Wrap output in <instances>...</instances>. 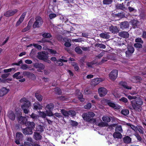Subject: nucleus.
Returning <instances> with one entry per match:
<instances>
[{
    "label": "nucleus",
    "instance_id": "5",
    "mask_svg": "<svg viewBox=\"0 0 146 146\" xmlns=\"http://www.w3.org/2000/svg\"><path fill=\"white\" fill-rule=\"evenodd\" d=\"M54 105L52 103H50L47 104L45 107L46 113L47 116H51L53 115L52 111L53 110Z\"/></svg>",
    "mask_w": 146,
    "mask_h": 146
},
{
    "label": "nucleus",
    "instance_id": "63",
    "mask_svg": "<svg viewBox=\"0 0 146 146\" xmlns=\"http://www.w3.org/2000/svg\"><path fill=\"white\" fill-rule=\"evenodd\" d=\"M135 41L137 42H139L141 44H143V41L141 39V38H136L135 40Z\"/></svg>",
    "mask_w": 146,
    "mask_h": 146
},
{
    "label": "nucleus",
    "instance_id": "1",
    "mask_svg": "<svg viewBox=\"0 0 146 146\" xmlns=\"http://www.w3.org/2000/svg\"><path fill=\"white\" fill-rule=\"evenodd\" d=\"M132 107L130 108L131 110H141L142 108L141 106L143 104V102L140 98L131 101Z\"/></svg>",
    "mask_w": 146,
    "mask_h": 146
},
{
    "label": "nucleus",
    "instance_id": "51",
    "mask_svg": "<svg viewBox=\"0 0 146 146\" xmlns=\"http://www.w3.org/2000/svg\"><path fill=\"white\" fill-rule=\"evenodd\" d=\"M20 101L21 102H23V103H27L31 102L27 99L25 98H22L20 100Z\"/></svg>",
    "mask_w": 146,
    "mask_h": 146
},
{
    "label": "nucleus",
    "instance_id": "18",
    "mask_svg": "<svg viewBox=\"0 0 146 146\" xmlns=\"http://www.w3.org/2000/svg\"><path fill=\"white\" fill-rule=\"evenodd\" d=\"M119 35L120 36L125 38H128L129 36V34L128 32L123 31L119 32Z\"/></svg>",
    "mask_w": 146,
    "mask_h": 146
},
{
    "label": "nucleus",
    "instance_id": "50",
    "mask_svg": "<svg viewBox=\"0 0 146 146\" xmlns=\"http://www.w3.org/2000/svg\"><path fill=\"white\" fill-rule=\"evenodd\" d=\"M116 17H119L121 18H123L125 17V14L123 12L118 13L115 15Z\"/></svg>",
    "mask_w": 146,
    "mask_h": 146
},
{
    "label": "nucleus",
    "instance_id": "15",
    "mask_svg": "<svg viewBox=\"0 0 146 146\" xmlns=\"http://www.w3.org/2000/svg\"><path fill=\"white\" fill-rule=\"evenodd\" d=\"M22 131L23 134L26 135H31L33 133V130L27 127L24 129H23Z\"/></svg>",
    "mask_w": 146,
    "mask_h": 146
},
{
    "label": "nucleus",
    "instance_id": "17",
    "mask_svg": "<svg viewBox=\"0 0 146 146\" xmlns=\"http://www.w3.org/2000/svg\"><path fill=\"white\" fill-rule=\"evenodd\" d=\"M25 125L27 126V127L33 130L35 128V124L33 122H31L30 121H27Z\"/></svg>",
    "mask_w": 146,
    "mask_h": 146
},
{
    "label": "nucleus",
    "instance_id": "4",
    "mask_svg": "<svg viewBox=\"0 0 146 146\" xmlns=\"http://www.w3.org/2000/svg\"><path fill=\"white\" fill-rule=\"evenodd\" d=\"M17 118L18 122L22 125H25L27 121V119L25 117L22 116V113L20 111L17 112Z\"/></svg>",
    "mask_w": 146,
    "mask_h": 146
},
{
    "label": "nucleus",
    "instance_id": "35",
    "mask_svg": "<svg viewBox=\"0 0 146 146\" xmlns=\"http://www.w3.org/2000/svg\"><path fill=\"white\" fill-rule=\"evenodd\" d=\"M26 74L27 75L28 77L32 79H35L36 78V76L34 74L29 72H27Z\"/></svg>",
    "mask_w": 146,
    "mask_h": 146
},
{
    "label": "nucleus",
    "instance_id": "6",
    "mask_svg": "<svg viewBox=\"0 0 146 146\" xmlns=\"http://www.w3.org/2000/svg\"><path fill=\"white\" fill-rule=\"evenodd\" d=\"M48 53L47 52H45V51H42L41 52H38L37 57L40 60L46 61V60H47V59H48Z\"/></svg>",
    "mask_w": 146,
    "mask_h": 146
},
{
    "label": "nucleus",
    "instance_id": "40",
    "mask_svg": "<svg viewBox=\"0 0 146 146\" xmlns=\"http://www.w3.org/2000/svg\"><path fill=\"white\" fill-rule=\"evenodd\" d=\"M139 17L141 20H146V14L144 12H141L139 15Z\"/></svg>",
    "mask_w": 146,
    "mask_h": 146
},
{
    "label": "nucleus",
    "instance_id": "38",
    "mask_svg": "<svg viewBox=\"0 0 146 146\" xmlns=\"http://www.w3.org/2000/svg\"><path fill=\"white\" fill-rule=\"evenodd\" d=\"M69 123L72 126L74 127L77 126L78 124L77 122L72 120H69Z\"/></svg>",
    "mask_w": 146,
    "mask_h": 146
},
{
    "label": "nucleus",
    "instance_id": "55",
    "mask_svg": "<svg viewBox=\"0 0 146 146\" xmlns=\"http://www.w3.org/2000/svg\"><path fill=\"white\" fill-rule=\"evenodd\" d=\"M39 115L41 117L43 118H45L46 117V116H47V113H45L43 111H40L39 113Z\"/></svg>",
    "mask_w": 146,
    "mask_h": 146
},
{
    "label": "nucleus",
    "instance_id": "13",
    "mask_svg": "<svg viewBox=\"0 0 146 146\" xmlns=\"http://www.w3.org/2000/svg\"><path fill=\"white\" fill-rule=\"evenodd\" d=\"M107 89L103 87H101L98 89V92L100 96L103 97L106 95L107 93Z\"/></svg>",
    "mask_w": 146,
    "mask_h": 146
},
{
    "label": "nucleus",
    "instance_id": "37",
    "mask_svg": "<svg viewBox=\"0 0 146 146\" xmlns=\"http://www.w3.org/2000/svg\"><path fill=\"white\" fill-rule=\"evenodd\" d=\"M102 119L104 122L107 123L110 122L111 121L110 118L108 116H103Z\"/></svg>",
    "mask_w": 146,
    "mask_h": 146
},
{
    "label": "nucleus",
    "instance_id": "32",
    "mask_svg": "<svg viewBox=\"0 0 146 146\" xmlns=\"http://www.w3.org/2000/svg\"><path fill=\"white\" fill-rule=\"evenodd\" d=\"M35 95L36 99L39 101L41 102L42 101L43 97L41 95L38 93H36L35 94Z\"/></svg>",
    "mask_w": 146,
    "mask_h": 146
},
{
    "label": "nucleus",
    "instance_id": "23",
    "mask_svg": "<svg viewBox=\"0 0 146 146\" xmlns=\"http://www.w3.org/2000/svg\"><path fill=\"white\" fill-rule=\"evenodd\" d=\"M131 23L132 25L133 26L134 28H136L139 26V22L137 20L134 19L131 20Z\"/></svg>",
    "mask_w": 146,
    "mask_h": 146
},
{
    "label": "nucleus",
    "instance_id": "62",
    "mask_svg": "<svg viewBox=\"0 0 146 146\" xmlns=\"http://www.w3.org/2000/svg\"><path fill=\"white\" fill-rule=\"evenodd\" d=\"M91 104L90 103L84 106V108L86 109H89L91 108Z\"/></svg>",
    "mask_w": 146,
    "mask_h": 146
},
{
    "label": "nucleus",
    "instance_id": "49",
    "mask_svg": "<svg viewBox=\"0 0 146 146\" xmlns=\"http://www.w3.org/2000/svg\"><path fill=\"white\" fill-rule=\"evenodd\" d=\"M116 7L117 9H119L122 10H123L125 8L123 3L122 4H117L116 6Z\"/></svg>",
    "mask_w": 146,
    "mask_h": 146
},
{
    "label": "nucleus",
    "instance_id": "25",
    "mask_svg": "<svg viewBox=\"0 0 146 146\" xmlns=\"http://www.w3.org/2000/svg\"><path fill=\"white\" fill-rule=\"evenodd\" d=\"M119 84L120 85L123 86L124 88L129 90L131 89V87L128 86L127 85V83L125 82H121Z\"/></svg>",
    "mask_w": 146,
    "mask_h": 146
},
{
    "label": "nucleus",
    "instance_id": "27",
    "mask_svg": "<svg viewBox=\"0 0 146 146\" xmlns=\"http://www.w3.org/2000/svg\"><path fill=\"white\" fill-rule=\"evenodd\" d=\"M113 137L114 138L121 139L122 135L120 132H115L113 135Z\"/></svg>",
    "mask_w": 146,
    "mask_h": 146
},
{
    "label": "nucleus",
    "instance_id": "31",
    "mask_svg": "<svg viewBox=\"0 0 146 146\" xmlns=\"http://www.w3.org/2000/svg\"><path fill=\"white\" fill-rule=\"evenodd\" d=\"M42 36L45 38H50L52 37V35L48 33H44L42 35Z\"/></svg>",
    "mask_w": 146,
    "mask_h": 146
},
{
    "label": "nucleus",
    "instance_id": "21",
    "mask_svg": "<svg viewBox=\"0 0 146 146\" xmlns=\"http://www.w3.org/2000/svg\"><path fill=\"white\" fill-rule=\"evenodd\" d=\"M42 136L40 133L35 132L34 133L33 138L36 141L40 140L42 139Z\"/></svg>",
    "mask_w": 146,
    "mask_h": 146
},
{
    "label": "nucleus",
    "instance_id": "24",
    "mask_svg": "<svg viewBox=\"0 0 146 146\" xmlns=\"http://www.w3.org/2000/svg\"><path fill=\"white\" fill-rule=\"evenodd\" d=\"M8 116L9 118L12 121L14 120L15 119V115L14 113L12 111L9 112Z\"/></svg>",
    "mask_w": 146,
    "mask_h": 146
},
{
    "label": "nucleus",
    "instance_id": "26",
    "mask_svg": "<svg viewBox=\"0 0 146 146\" xmlns=\"http://www.w3.org/2000/svg\"><path fill=\"white\" fill-rule=\"evenodd\" d=\"M64 46L67 47H69L71 46V44L70 43L71 40L70 39L64 37Z\"/></svg>",
    "mask_w": 146,
    "mask_h": 146
},
{
    "label": "nucleus",
    "instance_id": "53",
    "mask_svg": "<svg viewBox=\"0 0 146 146\" xmlns=\"http://www.w3.org/2000/svg\"><path fill=\"white\" fill-rule=\"evenodd\" d=\"M75 51L78 54H82V51L81 49L79 47H77L75 49Z\"/></svg>",
    "mask_w": 146,
    "mask_h": 146
},
{
    "label": "nucleus",
    "instance_id": "14",
    "mask_svg": "<svg viewBox=\"0 0 146 146\" xmlns=\"http://www.w3.org/2000/svg\"><path fill=\"white\" fill-rule=\"evenodd\" d=\"M108 105L112 108L116 109H119L120 108V106L118 105H116L115 103L112 102L111 100H108L107 102Z\"/></svg>",
    "mask_w": 146,
    "mask_h": 146
},
{
    "label": "nucleus",
    "instance_id": "41",
    "mask_svg": "<svg viewBox=\"0 0 146 146\" xmlns=\"http://www.w3.org/2000/svg\"><path fill=\"white\" fill-rule=\"evenodd\" d=\"M95 46L99 47L101 48L105 49L106 48V45L98 43L95 44Z\"/></svg>",
    "mask_w": 146,
    "mask_h": 146
},
{
    "label": "nucleus",
    "instance_id": "59",
    "mask_svg": "<svg viewBox=\"0 0 146 146\" xmlns=\"http://www.w3.org/2000/svg\"><path fill=\"white\" fill-rule=\"evenodd\" d=\"M119 101L121 102H122L125 103H127L128 102L127 99L124 97H122L119 99Z\"/></svg>",
    "mask_w": 146,
    "mask_h": 146
},
{
    "label": "nucleus",
    "instance_id": "39",
    "mask_svg": "<svg viewBox=\"0 0 146 146\" xmlns=\"http://www.w3.org/2000/svg\"><path fill=\"white\" fill-rule=\"evenodd\" d=\"M43 126L41 125H38L36 128V131H39V132L42 133L44 131V127Z\"/></svg>",
    "mask_w": 146,
    "mask_h": 146
},
{
    "label": "nucleus",
    "instance_id": "45",
    "mask_svg": "<svg viewBox=\"0 0 146 146\" xmlns=\"http://www.w3.org/2000/svg\"><path fill=\"white\" fill-rule=\"evenodd\" d=\"M115 131L116 132H119L120 133L122 132L123 130L122 129L121 126L120 125L117 126L116 127Z\"/></svg>",
    "mask_w": 146,
    "mask_h": 146
},
{
    "label": "nucleus",
    "instance_id": "54",
    "mask_svg": "<svg viewBox=\"0 0 146 146\" xmlns=\"http://www.w3.org/2000/svg\"><path fill=\"white\" fill-rule=\"evenodd\" d=\"M20 146H34V145L31 143L27 141H25L24 144L21 145Z\"/></svg>",
    "mask_w": 146,
    "mask_h": 146
},
{
    "label": "nucleus",
    "instance_id": "8",
    "mask_svg": "<svg viewBox=\"0 0 146 146\" xmlns=\"http://www.w3.org/2000/svg\"><path fill=\"white\" fill-rule=\"evenodd\" d=\"M23 135L21 133L19 132H17L16 134L15 143L17 145L19 144L20 141L23 140Z\"/></svg>",
    "mask_w": 146,
    "mask_h": 146
},
{
    "label": "nucleus",
    "instance_id": "16",
    "mask_svg": "<svg viewBox=\"0 0 146 146\" xmlns=\"http://www.w3.org/2000/svg\"><path fill=\"white\" fill-rule=\"evenodd\" d=\"M129 26V23L127 21L123 22L120 23V28L123 30L128 28Z\"/></svg>",
    "mask_w": 146,
    "mask_h": 146
},
{
    "label": "nucleus",
    "instance_id": "44",
    "mask_svg": "<svg viewBox=\"0 0 146 146\" xmlns=\"http://www.w3.org/2000/svg\"><path fill=\"white\" fill-rule=\"evenodd\" d=\"M78 98L80 101L84 102V99L83 98V95L81 92H78Z\"/></svg>",
    "mask_w": 146,
    "mask_h": 146
},
{
    "label": "nucleus",
    "instance_id": "42",
    "mask_svg": "<svg viewBox=\"0 0 146 146\" xmlns=\"http://www.w3.org/2000/svg\"><path fill=\"white\" fill-rule=\"evenodd\" d=\"M96 62L94 61H93L92 62H87L86 65L88 67L92 68V66L96 64Z\"/></svg>",
    "mask_w": 146,
    "mask_h": 146
},
{
    "label": "nucleus",
    "instance_id": "28",
    "mask_svg": "<svg viewBox=\"0 0 146 146\" xmlns=\"http://www.w3.org/2000/svg\"><path fill=\"white\" fill-rule=\"evenodd\" d=\"M100 82L98 78H96L93 79L91 82V85L95 86L99 84Z\"/></svg>",
    "mask_w": 146,
    "mask_h": 146
},
{
    "label": "nucleus",
    "instance_id": "43",
    "mask_svg": "<svg viewBox=\"0 0 146 146\" xmlns=\"http://www.w3.org/2000/svg\"><path fill=\"white\" fill-rule=\"evenodd\" d=\"M72 64V66L74 67V70L76 71H78L79 69L78 64L76 63L73 62Z\"/></svg>",
    "mask_w": 146,
    "mask_h": 146
},
{
    "label": "nucleus",
    "instance_id": "3",
    "mask_svg": "<svg viewBox=\"0 0 146 146\" xmlns=\"http://www.w3.org/2000/svg\"><path fill=\"white\" fill-rule=\"evenodd\" d=\"M35 21L33 25V28L35 29L41 27L43 23V20L40 17L37 16L35 18Z\"/></svg>",
    "mask_w": 146,
    "mask_h": 146
},
{
    "label": "nucleus",
    "instance_id": "11",
    "mask_svg": "<svg viewBox=\"0 0 146 146\" xmlns=\"http://www.w3.org/2000/svg\"><path fill=\"white\" fill-rule=\"evenodd\" d=\"M17 11L18 10L16 9H14L13 10H9L7 11L4 13V15L6 17H9L13 16Z\"/></svg>",
    "mask_w": 146,
    "mask_h": 146
},
{
    "label": "nucleus",
    "instance_id": "20",
    "mask_svg": "<svg viewBox=\"0 0 146 146\" xmlns=\"http://www.w3.org/2000/svg\"><path fill=\"white\" fill-rule=\"evenodd\" d=\"M127 48V50L125 52L126 55H129L134 52V48L132 46H128Z\"/></svg>",
    "mask_w": 146,
    "mask_h": 146
},
{
    "label": "nucleus",
    "instance_id": "22",
    "mask_svg": "<svg viewBox=\"0 0 146 146\" xmlns=\"http://www.w3.org/2000/svg\"><path fill=\"white\" fill-rule=\"evenodd\" d=\"M109 30L110 32L113 33H117L119 31L118 28L116 26H114L112 25H111L110 27Z\"/></svg>",
    "mask_w": 146,
    "mask_h": 146
},
{
    "label": "nucleus",
    "instance_id": "9",
    "mask_svg": "<svg viewBox=\"0 0 146 146\" xmlns=\"http://www.w3.org/2000/svg\"><path fill=\"white\" fill-rule=\"evenodd\" d=\"M33 67L37 69V71L38 72H41L42 70H43L45 68V66L44 64L38 62L33 64Z\"/></svg>",
    "mask_w": 146,
    "mask_h": 146
},
{
    "label": "nucleus",
    "instance_id": "19",
    "mask_svg": "<svg viewBox=\"0 0 146 146\" xmlns=\"http://www.w3.org/2000/svg\"><path fill=\"white\" fill-rule=\"evenodd\" d=\"M9 91V90L7 89L6 88H2L0 90V96H3L6 94Z\"/></svg>",
    "mask_w": 146,
    "mask_h": 146
},
{
    "label": "nucleus",
    "instance_id": "29",
    "mask_svg": "<svg viewBox=\"0 0 146 146\" xmlns=\"http://www.w3.org/2000/svg\"><path fill=\"white\" fill-rule=\"evenodd\" d=\"M42 106L38 102L35 103L34 104V109L36 110H40L42 109Z\"/></svg>",
    "mask_w": 146,
    "mask_h": 146
},
{
    "label": "nucleus",
    "instance_id": "46",
    "mask_svg": "<svg viewBox=\"0 0 146 146\" xmlns=\"http://www.w3.org/2000/svg\"><path fill=\"white\" fill-rule=\"evenodd\" d=\"M113 0H103V3L104 5H109L111 4Z\"/></svg>",
    "mask_w": 146,
    "mask_h": 146
},
{
    "label": "nucleus",
    "instance_id": "60",
    "mask_svg": "<svg viewBox=\"0 0 146 146\" xmlns=\"http://www.w3.org/2000/svg\"><path fill=\"white\" fill-rule=\"evenodd\" d=\"M113 94L115 97L116 98H119L121 96L119 93L116 92H114L113 93Z\"/></svg>",
    "mask_w": 146,
    "mask_h": 146
},
{
    "label": "nucleus",
    "instance_id": "64",
    "mask_svg": "<svg viewBox=\"0 0 146 146\" xmlns=\"http://www.w3.org/2000/svg\"><path fill=\"white\" fill-rule=\"evenodd\" d=\"M135 135L137 138L138 140L139 141H141L142 140V138L139 134L138 133H137L135 134Z\"/></svg>",
    "mask_w": 146,
    "mask_h": 146
},
{
    "label": "nucleus",
    "instance_id": "2",
    "mask_svg": "<svg viewBox=\"0 0 146 146\" xmlns=\"http://www.w3.org/2000/svg\"><path fill=\"white\" fill-rule=\"evenodd\" d=\"M95 115V114L93 112H90L88 113H83L82 117L84 120L86 121L95 123L96 120L93 118Z\"/></svg>",
    "mask_w": 146,
    "mask_h": 146
},
{
    "label": "nucleus",
    "instance_id": "30",
    "mask_svg": "<svg viewBox=\"0 0 146 146\" xmlns=\"http://www.w3.org/2000/svg\"><path fill=\"white\" fill-rule=\"evenodd\" d=\"M123 140L125 143H131V139L129 137L126 136L123 138Z\"/></svg>",
    "mask_w": 146,
    "mask_h": 146
},
{
    "label": "nucleus",
    "instance_id": "36",
    "mask_svg": "<svg viewBox=\"0 0 146 146\" xmlns=\"http://www.w3.org/2000/svg\"><path fill=\"white\" fill-rule=\"evenodd\" d=\"M98 125L100 127H107L109 125L108 123H106L105 122H103L102 121L99 123H98Z\"/></svg>",
    "mask_w": 146,
    "mask_h": 146
},
{
    "label": "nucleus",
    "instance_id": "58",
    "mask_svg": "<svg viewBox=\"0 0 146 146\" xmlns=\"http://www.w3.org/2000/svg\"><path fill=\"white\" fill-rule=\"evenodd\" d=\"M26 13L27 12H24L20 17L19 19L23 21L25 16Z\"/></svg>",
    "mask_w": 146,
    "mask_h": 146
},
{
    "label": "nucleus",
    "instance_id": "12",
    "mask_svg": "<svg viewBox=\"0 0 146 146\" xmlns=\"http://www.w3.org/2000/svg\"><path fill=\"white\" fill-rule=\"evenodd\" d=\"M76 114V112L74 110H70L68 111L64 110V117H68L69 115L73 117L75 116Z\"/></svg>",
    "mask_w": 146,
    "mask_h": 146
},
{
    "label": "nucleus",
    "instance_id": "61",
    "mask_svg": "<svg viewBox=\"0 0 146 146\" xmlns=\"http://www.w3.org/2000/svg\"><path fill=\"white\" fill-rule=\"evenodd\" d=\"M58 40L60 41L63 42L64 41V38L61 35H58L57 36Z\"/></svg>",
    "mask_w": 146,
    "mask_h": 146
},
{
    "label": "nucleus",
    "instance_id": "57",
    "mask_svg": "<svg viewBox=\"0 0 146 146\" xmlns=\"http://www.w3.org/2000/svg\"><path fill=\"white\" fill-rule=\"evenodd\" d=\"M55 91L56 92V94L58 95H60L62 94L61 90L58 88H55Z\"/></svg>",
    "mask_w": 146,
    "mask_h": 146
},
{
    "label": "nucleus",
    "instance_id": "48",
    "mask_svg": "<svg viewBox=\"0 0 146 146\" xmlns=\"http://www.w3.org/2000/svg\"><path fill=\"white\" fill-rule=\"evenodd\" d=\"M31 117L34 120H36L38 119L39 116L35 114L34 113H32L30 115Z\"/></svg>",
    "mask_w": 146,
    "mask_h": 146
},
{
    "label": "nucleus",
    "instance_id": "52",
    "mask_svg": "<svg viewBox=\"0 0 146 146\" xmlns=\"http://www.w3.org/2000/svg\"><path fill=\"white\" fill-rule=\"evenodd\" d=\"M134 46L135 48L138 49L141 48L142 47V45L140 43H135Z\"/></svg>",
    "mask_w": 146,
    "mask_h": 146
},
{
    "label": "nucleus",
    "instance_id": "10",
    "mask_svg": "<svg viewBox=\"0 0 146 146\" xmlns=\"http://www.w3.org/2000/svg\"><path fill=\"white\" fill-rule=\"evenodd\" d=\"M118 72V70H112L109 75L110 78L112 80H114L117 77Z\"/></svg>",
    "mask_w": 146,
    "mask_h": 146
},
{
    "label": "nucleus",
    "instance_id": "34",
    "mask_svg": "<svg viewBox=\"0 0 146 146\" xmlns=\"http://www.w3.org/2000/svg\"><path fill=\"white\" fill-rule=\"evenodd\" d=\"M64 62V59H60L59 60H57V61L55 64L56 65L61 66L63 65V62Z\"/></svg>",
    "mask_w": 146,
    "mask_h": 146
},
{
    "label": "nucleus",
    "instance_id": "7",
    "mask_svg": "<svg viewBox=\"0 0 146 146\" xmlns=\"http://www.w3.org/2000/svg\"><path fill=\"white\" fill-rule=\"evenodd\" d=\"M31 106V103H23L21 108L25 114H28L30 111L29 108Z\"/></svg>",
    "mask_w": 146,
    "mask_h": 146
},
{
    "label": "nucleus",
    "instance_id": "33",
    "mask_svg": "<svg viewBox=\"0 0 146 146\" xmlns=\"http://www.w3.org/2000/svg\"><path fill=\"white\" fill-rule=\"evenodd\" d=\"M100 36L101 38L106 39H108L110 36L108 33H101Z\"/></svg>",
    "mask_w": 146,
    "mask_h": 146
},
{
    "label": "nucleus",
    "instance_id": "47",
    "mask_svg": "<svg viewBox=\"0 0 146 146\" xmlns=\"http://www.w3.org/2000/svg\"><path fill=\"white\" fill-rule=\"evenodd\" d=\"M121 113L123 115L126 116L129 114V111L128 110L125 109L122 110Z\"/></svg>",
    "mask_w": 146,
    "mask_h": 146
},
{
    "label": "nucleus",
    "instance_id": "56",
    "mask_svg": "<svg viewBox=\"0 0 146 146\" xmlns=\"http://www.w3.org/2000/svg\"><path fill=\"white\" fill-rule=\"evenodd\" d=\"M38 42L40 43H45L46 42H49L50 41L47 39H45L44 38H42L40 40L38 41Z\"/></svg>",
    "mask_w": 146,
    "mask_h": 146
}]
</instances>
